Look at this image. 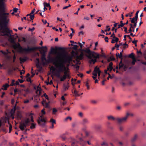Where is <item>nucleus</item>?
<instances>
[{
    "instance_id": "nucleus-3",
    "label": "nucleus",
    "mask_w": 146,
    "mask_h": 146,
    "mask_svg": "<svg viewBox=\"0 0 146 146\" xmlns=\"http://www.w3.org/2000/svg\"><path fill=\"white\" fill-rule=\"evenodd\" d=\"M16 46L18 48L19 52H29L31 51H34L37 49H41L42 51V53L41 57L42 61L44 65L46 64V63L43 61L44 60L46 62L47 60H46L45 57V53L46 52L47 50V48L46 46H42V47H36L30 48L28 46L27 48H23L21 46L19 43H18V45L16 44Z\"/></svg>"
},
{
    "instance_id": "nucleus-6",
    "label": "nucleus",
    "mask_w": 146,
    "mask_h": 146,
    "mask_svg": "<svg viewBox=\"0 0 146 146\" xmlns=\"http://www.w3.org/2000/svg\"><path fill=\"white\" fill-rule=\"evenodd\" d=\"M129 116H132L133 114L131 113L127 112L125 116L122 118H117L116 120L119 124H121L122 123H124L127 121L129 117Z\"/></svg>"
},
{
    "instance_id": "nucleus-49",
    "label": "nucleus",
    "mask_w": 146,
    "mask_h": 146,
    "mask_svg": "<svg viewBox=\"0 0 146 146\" xmlns=\"http://www.w3.org/2000/svg\"><path fill=\"white\" fill-rule=\"evenodd\" d=\"M78 115L80 117H82L83 115V113L82 112H79L78 113Z\"/></svg>"
},
{
    "instance_id": "nucleus-13",
    "label": "nucleus",
    "mask_w": 146,
    "mask_h": 146,
    "mask_svg": "<svg viewBox=\"0 0 146 146\" xmlns=\"http://www.w3.org/2000/svg\"><path fill=\"white\" fill-rule=\"evenodd\" d=\"M79 50L82 52H84L88 54H90L91 51L89 49V48H86V49H82V48H80L79 49Z\"/></svg>"
},
{
    "instance_id": "nucleus-26",
    "label": "nucleus",
    "mask_w": 146,
    "mask_h": 146,
    "mask_svg": "<svg viewBox=\"0 0 146 146\" xmlns=\"http://www.w3.org/2000/svg\"><path fill=\"white\" fill-rule=\"evenodd\" d=\"M137 135L135 134L131 139V141L132 142H134L137 139Z\"/></svg>"
},
{
    "instance_id": "nucleus-54",
    "label": "nucleus",
    "mask_w": 146,
    "mask_h": 146,
    "mask_svg": "<svg viewBox=\"0 0 146 146\" xmlns=\"http://www.w3.org/2000/svg\"><path fill=\"white\" fill-rule=\"evenodd\" d=\"M91 102L92 103L94 104H96L97 102L96 101L94 100H92L91 101Z\"/></svg>"
},
{
    "instance_id": "nucleus-8",
    "label": "nucleus",
    "mask_w": 146,
    "mask_h": 146,
    "mask_svg": "<svg viewBox=\"0 0 146 146\" xmlns=\"http://www.w3.org/2000/svg\"><path fill=\"white\" fill-rule=\"evenodd\" d=\"M60 58L59 57H57L56 58H54L52 57H51L50 56H48V59L46 60V63H49L50 62H52L54 65H56L57 64V62L58 61L57 60V59L59 60L60 59Z\"/></svg>"
},
{
    "instance_id": "nucleus-5",
    "label": "nucleus",
    "mask_w": 146,
    "mask_h": 146,
    "mask_svg": "<svg viewBox=\"0 0 146 146\" xmlns=\"http://www.w3.org/2000/svg\"><path fill=\"white\" fill-rule=\"evenodd\" d=\"M64 74L62 77V76H60V73L59 72L56 73L55 75L58 78H60V81L61 82L64 81L67 78L68 79L70 78V75L67 73V71H64Z\"/></svg>"
},
{
    "instance_id": "nucleus-64",
    "label": "nucleus",
    "mask_w": 146,
    "mask_h": 146,
    "mask_svg": "<svg viewBox=\"0 0 146 146\" xmlns=\"http://www.w3.org/2000/svg\"><path fill=\"white\" fill-rule=\"evenodd\" d=\"M81 107L82 109L84 110H86V108L84 106H81Z\"/></svg>"
},
{
    "instance_id": "nucleus-33",
    "label": "nucleus",
    "mask_w": 146,
    "mask_h": 146,
    "mask_svg": "<svg viewBox=\"0 0 146 146\" xmlns=\"http://www.w3.org/2000/svg\"><path fill=\"white\" fill-rule=\"evenodd\" d=\"M57 110L55 108H54L52 109V114H53L55 115L56 112H57Z\"/></svg>"
},
{
    "instance_id": "nucleus-14",
    "label": "nucleus",
    "mask_w": 146,
    "mask_h": 146,
    "mask_svg": "<svg viewBox=\"0 0 146 146\" xmlns=\"http://www.w3.org/2000/svg\"><path fill=\"white\" fill-rule=\"evenodd\" d=\"M84 55V54L82 52H81L80 54L79 55H77L76 56V58L79 60H82L83 59V57Z\"/></svg>"
},
{
    "instance_id": "nucleus-20",
    "label": "nucleus",
    "mask_w": 146,
    "mask_h": 146,
    "mask_svg": "<svg viewBox=\"0 0 146 146\" xmlns=\"http://www.w3.org/2000/svg\"><path fill=\"white\" fill-rule=\"evenodd\" d=\"M113 38H115V39H112L111 41L112 43H114L115 42H117L119 40V38L117 37H116L115 36L113 37Z\"/></svg>"
},
{
    "instance_id": "nucleus-18",
    "label": "nucleus",
    "mask_w": 146,
    "mask_h": 146,
    "mask_svg": "<svg viewBox=\"0 0 146 146\" xmlns=\"http://www.w3.org/2000/svg\"><path fill=\"white\" fill-rule=\"evenodd\" d=\"M112 66L113 63L111 62L110 63L108 66L107 67V70H109L111 72L113 68Z\"/></svg>"
},
{
    "instance_id": "nucleus-1",
    "label": "nucleus",
    "mask_w": 146,
    "mask_h": 146,
    "mask_svg": "<svg viewBox=\"0 0 146 146\" xmlns=\"http://www.w3.org/2000/svg\"><path fill=\"white\" fill-rule=\"evenodd\" d=\"M5 0H0V26L4 35L11 37L10 33L12 32L7 27V25L9 21V13L4 12Z\"/></svg>"
},
{
    "instance_id": "nucleus-57",
    "label": "nucleus",
    "mask_w": 146,
    "mask_h": 146,
    "mask_svg": "<svg viewBox=\"0 0 146 146\" xmlns=\"http://www.w3.org/2000/svg\"><path fill=\"white\" fill-rule=\"evenodd\" d=\"M109 58L111 60H115V58L113 56L110 57Z\"/></svg>"
},
{
    "instance_id": "nucleus-45",
    "label": "nucleus",
    "mask_w": 146,
    "mask_h": 146,
    "mask_svg": "<svg viewBox=\"0 0 146 146\" xmlns=\"http://www.w3.org/2000/svg\"><path fill=\"white\" fill-rule=\"evenodd\" d=\"M43 96L45 97V98L48 100H49V98L48 97V96L45 93H44Z\"/></svg>"
},
{
    "instance_id": "nucleus-59",
    "label": "nucleus",
    "mask_w": 146,
    "mask_h": 146,
    "mask_svg": "<svg viewBox=\"0 0 146 146\" xmlns=\"http://www.w3.org/2000/svg\"><path fill=\"white\" fill-rule=\"evenodd\" d=\"M22 41H23L24 42H26L27 41V40L25 38L23 37Z\"/></svg>"
},
{
    "instance_id": "nucleus-27",
    "label": "nucleus",
    "mask_w": 146,
    "mask_h": 146,
    "mask_svg": "<svg viewBox=\"0 0 146 146\" xmlns=\"http://www.w3.org/2000/svg\"><path fill=\"white\" fill-rule=\"evenodd\" d=\"M128 57L130 58H131L132 59L135 58L134 56V54L133 53H131V54H129Z\"/></svg>"
},
{
    "instance_id": "nucleus-40",
    "label": "nucleus",
    "mask_w": 146,
    "mask_h": 146,
    "mask_svg": "<svg viewBox=\"0 0 146 146\" xmlns=\"http://www.w3.org/2000/svg\"><path fill=\"white\" fill-rule=\"evenodd\" d=\"M15 81L14 80H12V82L11 84H10V86H13L15 85Z\"/></svg>"
},
{
    "instance_id": "nucleus-23",
    "label": "nucleus",
    "mask_w": 146,
    "mask_h": 146,
    "mask_svg": "<svg viewBox=\"0 0 146 146\" xmlns=\"http://www.w3.org/2000/svg\"><path fill=\"white\" fill-rule=\"evenodd\" d=\"M9 85L7 84H5V85H3V88H2L1 89H0V91H1V89H2L4 90H7L8 87H9Z\"/></svg>"
},
{
    "instance_id": "nucleus-15",
    "label": "nucleus",
    "mask_w": 146,
    "mask_h": 146,
    "mask_svg": "<svg viewBox=\"0 0 146 146\" xmlns=\"http://www.w3.org/2000/svg\"><path fill=\"white\" fill-rule=\"evenodd\" d=\"M79 144L82 146H84L86 144V141L83 140L82 138H79Z\"/></svg>"
},
{
    "instance_id": "nucleus-36",
    "label": "nucleus",
    "mask_w": 146,
    "mask_h": 146,
    "mask_svg": "<svg viewBox=\"0 0 146 146\" xmlns=\"http://www.w3.org/2000/svg\"><path fill=\"white\" fill-rule=\"evenodd\" d=\"M36 61H37V62H38V64H36V66L37 67H40V65H39V62H40V60H39V58H36Z\"/></svg>"
},
{
    "instance_id": "nucleus-32",
    "label": "nucleus",
    "mask_w": 146,
    "mask_h": 146,
    "mask_svg": "<svg viewBox=\"0 0 146 146\" xmlns=\"http://www.w3.org/2000/svg\"><path fill=\"white\" fill-rule=\"evenodd\" d=\"M130 19H131V23H135V21H137V20H136V18H135V17H133L132 18H130Z\"/></svg>"
},
{
    "instance_id": "nucleus-25",
    "label": "nucleus",
    "mask_w": 146,
    "mask_h": 146,
    "mask_svg": "<svg viewBox=\"0 0 146 146\" xmlns=\"http://www.w3.org/2000/svg\"><path fill=\"white\" fill-rule=\"evenodd\" d=\"M72 92L74 94L75 97L79 96L80 95V94H78V92L76 90H75L74 92Z\"/></svg>"
},
{
    "instance_id": "nucleus-61",
    "label": "nucleus",
    "mask_w": 146,
    "mask_h": 146,
    "mask_svg": "<svg viewBox=\"0 0 146 146\" xmlns=\"http://www.w3.org/2000/svg\"><path fill=\"white\" fill-rule=\"evenodd\" d=\"M104 145H106V146H108V144L107 143H105L104 142L102 143L101 144V145H102V146H103Z\"/></svg>"
},
{
    "instance_id": "nucleus-24",
    "label": "nucleus",
    "mask_w": 146,
    "mask_h": 146,
    "mask_svg": "<svg viewBox=\"0 0 146 146\" xmlns=\"http://www.w3.org/2000/svg\"><path fill=\"white\" fill-rule=\"evenodd\" d=\"M69 87L68 83L66 84H64L63 85V88L64 91H66V90H68Z\"/></svg>"
},
{
    "instance_id": "nucleus-21",
    "label": "nucleus",
    "mask_w": 146,
    "mask_h": 146,
    "mask_svg": "<svg viewBox=\"0 0 146 146\" xmlns=\"http://www.w3.org/2000/svg\"><path fill=\"white\" fill-rule=\"evenodd\" d=\"M107 118L109 120H111L112 121L116 120V118H115L112 115L108 116L107 117Z\"/></svg>"
},
{
    "instance_id": "nucleus-51",
    "label": "nucleus",
    "mask_w": 146,
    "mask_h": 146,
    "mask_svg": "<svg viewBox=\"0 0 146 146\" xmlns=\"http://www.w3.org/2000/svg\"><path fill=\"white\" fill-rule=\"evenodd\" d=\"M137 21H135V23H133L134 24V25H133V29H134L135 27H136V26L137 25Z\"/></svg>"
},
{
    "instance_id": "nucleus-43",
    "label": "nucleus",
    "mask_w": 146,
    "mask_h": 146,
    "mask_svg": "<svg viewBox=\"0 0 146 146\" xmlns=\"http://www.w3.org/2000/svg\"><path fill=\"white\" fill-rule=\"evenodd\" d=\"M34 17V15H30V18L32 20V22H33V19Z\"/></svg>"
},
{
    "instance_id": "nucleus-62",
    "label": "nucleus",
    "mask_w": 146,
    "mask_h": 146,
    "mask_svg": "<svg viewBox=\"0 0 146 146\" xmlns=\"http://www.w3.org/2000/svg\"><path fill=\"white\" fill-rule=\"evenodd\" d=\"M105 40L107 42H108V38L107 37H106L105 38Z\"/></svg>"
},
{
    "instance_id": "nucleus-56",
    "label": "nucleus",
    "mask_w": 146,
    "mask_h": 146,
    "mask_svg": "<svg viewBox=\"0 0 146 146\" xmlns=\"http://www.w3.org/2000/svg\"><path fill=\"white\" fill-rule=\"evenodd\" d=\"M35 29V28L34 27H33L32 29L31 28H29V31H34Z\"/></svg>"
},
{
    "instance_id": "nucleus-4",
    "label": "nucleus",
    "mask_w": 146,
    "mask_h": 146,
    "mask_svg": "<svg viewBox=\"0 0 146 146\" xmlns=\"http://www.w3.org/2000/svg\"><path fill=\"white\" fill-rule=\"evenodd\" d=\"M86 56L90 59L89 62L90 64H94L97 62V59L100 58L99 54L94 51H91L90 54H88Z\"/></svg>"
},
{
    "instance_id": "nucleus-44",
    "label": "nucleus",
    "mask_w": 146,
    "mask_h": 146,
    "mask_svg": "<svg viewBox=\"0 0 146 146\" xmlns=\"http://www.w3.org/2000/svg\"><path fill=\"white\" fill-rule=\"evenodd\" d=\"M133 60L131 62V64L132 65H134L135 64V62H136V60L135 58L132 59Z\"/></svg>"
},
{
    "instance_id": "nucleus-34",
    "label": "nucleus",
    "mask_w": 146,
    "mask_h": 146,
    "mask_svg": "<svg viewBox=\"0 0 146 146\" xmlns=\"http://www.w3.org/2000/svg\"><path fill=\"white\" fill-rule=\"evenodd\" d=\"M44 6L46 7H48L50 6V4L49 3H48L46 2H44L43 3Z\"/></svg>"
},
{
    "instance_id": "nucleus-2",
    "label": "nucleus",
    "mask_w": 146,
    "mask_h": 146,
    "mask_svg": "<svg viewBox=\"0 0 146 146\" xmlns=\"http://www.w3.org/2000/svg\"><path fill=\"white\" fill-rule=\"evenodd\" d=\"M58 50L62 51L63 52L61 53H59V54L60 56H62L64 58L63 60H59V62L58 63L57 62V64L55 65L56 67L58 68V70L57 72H62L64 71H66V67L65 66L64 64L66 63H70L72 60V56H68L65 54L64 52V50L63 48L59 47Z\"/></svg>"
},
{
    "instance_id": "nucleus-52",
    "label": "nucleus",
    "mask_w": 146,
    "mask_h": 146,
    "mask_svg": "<svg viewBox=\"0 0 146 146\" xmlns=\"http://www.w3.org/2000/svg\"><path fill=\"white\" fill-rule=\"evenodd\" d=\"M38 89H37L36 90V92H37L38 91H39V94H41V88L40 87H38Z\"/></svg>"
},
{
    "instance_id": "nucleus-42",
    "label": "nucleus",
    "mask_w": 146,
    "mask_h": 146,
    "mask_svg": "<svg viewBox=\"0 0 146 146\" xmlns=\"http://www.w3.org/2000/svg\"><path fill=\"white\" fill-rule=\"evenodd\" d=\"M86 83V85L87 87V88L88 90L89 89H90V86L88 84V81L86 82H85Z\"/></svg>"
},
{
    "instance_id": "nucleus-17",
    "label": "nucleus",
    "mask_w": 146,
    "mask_h": 146,
    "mask_svg": "<svg viewBox=\"0 0 146 146\" xmlns=\"http://www.w3.org/2000/svg\"><path fill=\"white\" fill-rule=\"evenodd\" d=\"M120 24L118 25L117 29H119L121 27H123L125 25L127 24L128 23V21L127 20L126 22V23H123V21H120Z\"/></svg>"
},
{
    "instance_id": "nucleus-55",
    "label": "nucleus",
    "mask_w": 146,
    "mask_h": 146,
    "mask_svg": "<svg viewBox=\"0 0 146 146\" xmlns=\"http://www.w3.org/2000/svg\"><path fill=\"white\" fill-rule=\"evenodd\" d=\"M99 55H100V56L104 57V58L106 57L104 53H102V54H99Z\"/></svg>"
},
{
    "instance_id": "nucleus-38",
    "label": "nucleus",
    "mask_w": 146,
    "mask_h": 146,
    "mask_svg": "<svg viewBox=\"0 0 146 146\" xmlns=\"http://www.w3.org/2000/svg\"><path fill=\"white\" fill-rule=\"evenodd\" d=\"M139 11H138L136 13L135 17V18H136V20L138 19V13H139Z\"/></svg>"
},
{
    "instance_id": "nucleus-16",
    "label": "nucleus",
    "mask_w": 146,
    "mask_h": 146,
    "mask_svg": "<svg viewBox=\"0 0 146 146\" xmlns=\"http://www.w3.org/2000/svg\"><path fill=\"white\" fill-rule=\"evenodd\" d=\"M41 103L43 106H45L46 108H48L49 107V104L46 102V100L43 99L42 101L41 102Z\"/></svg>"
},
{
    "instance_id": "nucleus-9",
    "label": "nucleus",
    "mask_w": 146,
    "mask_h": 146,
    "mask_svg": "<svg viewBox=\"0 0 146 146\" xmlns=\"http://www.w3.org/2000/svg\"><path fill=\"white\" fill-rule=\"evenodd\" d=\"M101 72V71L100 70L99 68L97 66L94 68V70L92 73V74L94 76H97V74H98V76L100 77Z\"/></svg>"
},
{
    "instance_id": "nucleus-47",
    "label": "nucleus",
    "mask_w": 146,
    "mask_h": 146,
    "mask_svg": "<svg viewBox=\"0 0 146 146\" xmlns=\"http://www.w3.org/2000/svg\"><path fill=\"white\" fill-rule=\"evenodd\" d=\"M109 26H107L106 27V30H105V31L106 32L107 31H109L110 30V28L109 27Z\"/></svg>"
},
{
    "instance_id": "nucleus-53",
    "label": "nucleus",
    "mask_w": 146,
    "mask_h": 146,
    "mask_svg": "<svg viewBox=\"0 0 146 146\" xmlns=\"http://www.w3.org/2000/svg\"><path fill=\"white\" fill-rule=\"evenodd\" d=\"M51 53H53L56 51V50L54 48H51Z\"/></svg>"
},
{
    "instance_id": "nucleus-41",
    "label": "nucleus",
    "mask_w": 146,
    "mask_h": 146,
    "mask_svg": "<svg viewBox=\"0 0 146 146\" xmlns=\"http://www.w3.org/2000/svg\"><path fill=\"white\" fill-rule=\"evenodd\" d=\"M61 137L62 140L64 141L66 139V137L64 136V135H62L61 136Z\"/></svg>"
},
{
    "instance_id": "nucleus-50",
    "label": "nucleus",
    "mask_w": 146,
    "mask_h": 146,
    "mask_svg": "<svg viewBox=\"0 0 146 146\" xmlns=\"http://www.w3.org/2000/svg\"><path fill=\"white\" fill-rule=\"evenodd\" d=\"M50 70H52L53 71H54L55 70V68L53 66H52L50 68Z\"/></svg>"
},
{
    "instance_id": "nucleus-37",
    "label": "nucleus",
    "mask_w": 146,
    "mask_h": 146,
    "mask_svg": "<svg viewBox=\"0 0 146 146\" xmlns=\"http://www.w3.org/2000/svg\"><path fill=\"white\" fill-rule=\"evenodd\" d=\"M16 104L15 106H14L13 108L11 110V112L13 113H14L15 112V111L16 110Z\"/></svg>"
},
{
    "instance_id": "nucleus-35",
    "label": "nucleus",
    "mask_w": 146,
    "mask_h": 146,
    "mask_svg": "<svg viewBox=\"0 0 146 146\" xmlns=\"http://www.w3.org/2000/svg\"><path fill=\"white\" fill-rule=\"evenodd\" d=\"M8 124L9 125V133H10L12 130V126L9 123V122H8Z\"/></svg>"
},
{
    "instance_id": "nucleus-30",
    "label": "nucleus",
    "mask_w": 146,
    "mask_h": 146,
    "mask_svg": "<svg viewBox=\"0 0 146 146\" xmlns=\"http://www.w3.org/2000/svg\"><path fill=\"white\" fill-rule=\"evenodd\" d=\"M71 45L74 46L72 47V48L75 50H76L77 48L79 47L78 46H77L76 44L73 45L72 44H71Z\"/></svg>"
},
{
    "instance_id": "nucleus-46",
    "label": "nucleus",
    "mask_w": 146,
    "mask_h": 146,
    "mask_svg": "<svg viewBox=\"0 0 146 146\" xmlns=\"http://www.w3.org/2000/svg\"><path fill=\"white\" fill-rule=\"evenodd\" d=\"M72 118L70 117H66L65 119V121H67L68 119H69L70 121L71 120H72Z\"/></svg>"
},
{
    "instance_id": "nucleus-11",
    "label": "nucleus",
    "mask_w": 146,
    "mask_h": 146,
    "mask_svg": "<svg viewBox=\"0 0 146 146\" xmlns=\"http://www.w3.org/2000/svg\"><path fill=\"white\" fill-rule=\"evenodd\" d=\"M71 143L72 146H78L79 144V141L76 139L71 138Z\"/></svg>"
},
{
    "instance_id": "nucleus-60",
    "label": "nucleus",
    "mask_w": 146,
    "mask_h": 146,
    "mask_svg": "<svg viewBox=\"0 0 146 146\" xmlns=\"http://www.w3.org/2000/svg\"><path fill=\"white\" fill-rule=\"evenodd\" d=\"M123 28L124 29V31L126 33H127V28L126 27H124Z\"/></svg>"
},
{
    "instance_id": "nucleus-39",
    "label": "nucleus",
    "mask_w": 146,
    "mask_h": 146,
    "mask_svg": "<svg viewBox=\"0 0 146 146\" xmlns=\"http://www.w3.org/2000/svg\"><path fill=\"white\" fill-rule=\"evenodd\" d=\"M27 81L28 82H30L31 83L32 81H31V77H28L27 78Z\"/></svg>"
},
{
    "instance_id": "nucleus-7",
    "label": "nucleus",
    "mask_w": 146,
    "mask_h": 146,
    "mask_svg": "<svg viewBox=\"0 0 146 146\" xmlns=\"http://www.w3.org/2000/svg\"><path fill=\"white\" fill-rule=\"evenodd\" d=\"M30 121L29 118L26 119L24 122H21L20 123L19 128L21 131H23L25 129V127L26 128L27 126L29 125Z\"/></svg>"
},
{
    "instance_id": "nucleus-31",
    "label": "nucleus",
    "mask_w": 146,
    "mask_h": 146,
    "mask_svg": "<svg viewBox=\"0 0 146 146\" xmlns=\"http://www.w3.org/2000/svg\"><path fill=\"white\" fill-rule=\"evenodd\" d=\"M50 122L52 123V124H56V120L52 118L50 119Z\"/></svg>"
},
{
    "instance_id": "nucleus-63",
    "label": "nucleus",
    "mask_w": 146,
    "mask_h": 146,
    "mask_svg": "<svg viewBox=\"0 0 146 146\" xmlns=\"http://www.w3.org/2000/svg\"><path fill=\"white\" fill-rule=\"evenodd\" d=\"M41 112L42 113V114L43 115H44L45 114V112L44 111V109H42V110H41Z\"/></svg>"
},
{
    "instance_id": "nucleus-10",
    "label": "nucleus",
    "mask_w": 146,
    "mask_h": 146,
    "mask_svg": "<svg viewBox=\"0 0 146 146\" xmlns=\"http://www.w3.org/2000/svg\"><path fill=\"white\" fill-rule=\"evenodd\" d=\"M37 121L38 123L40 126L43 127L45 125L46 120L44 118H38Z\"/></svg>"
},
{
    "instance_id": "nucleus-19",
    "label": "nucleus",
    "mask_w": 146,
    "mask_h": 146,
    "mask_svg": "<svg viewBox=\"0 0 146 146\" xmlns=\"http://www.w3.org/2000/svg\"><path fill=\"white\" fill-rule=\"evenodd\" d=\"M1 52L5 55H7L11 53V52L9 51L8 49H7L6 51L1 50Z\"/></svg>"
},
{
    "instance_id": "nucleus-12",
    "label": "nucleus",
    "mask_w": 146,
    "mask_h": 146,
    "mask_svg": "<svg viewBox=\"0 0 146 146\" xmlns=\"http://www.w3.org/2000/svg\"><path fill=\"white\" fill-rule=\"evenodd\" d=\"M81 123L83 125L85 126L88 124L90 123V121L88 119L84 118L82 120Z\"/></svg>"
},
{
    "instance_id": "nucleus-29",
    "label": "nucleus",
    "mask_w": 146,
    "mask_h": 146,
    "mask_svg": "<svg viewBox=\"0 0 146 146\" xmlns=\"http://www.w3.org/2000/svg\"><path fill=\"white\" fill-rule=\"evenodd\" d=\"M19 60L21 61V62L23 63L26 60V58H22L21 57H20L19 58Z\"/></svg>"
},
{
    "instance_id": "nucleus-58",
    "label": "nucleus",
    "mask_w": 146,
    "mask_h": 146,
    "mask_svg": "<svg viewBox=\"0 0 146 146\" xmlns=\"http://www.w3.org/2000/svg\"><path fill=\"white\" fill-rule=\"evenodd\" d=\"M18 9L16 8H15L13 9V11L14 12H16L18 11Z\"/></svg>"
},
{
    "instance_id": "nucleus-48",
    "label": "nucleus",
    "mask_w": 146,
    "mask_h": 146,
    "mask_svg": "<svg viewBox=\"0 0 146 146\" xmlns=\"http://www.w3.org/2000/svg\"><path fill=\"white\" fill-rule=\"evenodd\" d=\"M116 109L117 110L120 111L121 110V107L120 106H118L116 107Z\"/></svg>"
},
{
    "instance_id": "nucleus-22",
    "label": "nucleus",
    "mask_w": 146,
    "mask_h": 146,
    "mask_svg": "<svg viewBox=\"0 0 146 146\" xmlns=\"http://www.w3.org/2000/svg\"><path fill=\"white\" fill-rule=\"evenodd\" d=\"M123 52V50H122L121 52L120 53V54L119 53H118V54H116V56L117 57V58L118 57L119 58H121V59H122V53Z\"/></svg>"
},
{
    "instance_id": "nucleus-28",
    "label": "nucleus",
    "mask_w": 146,
    "mask_h": 146,
    "mask_svg": "<svg viewBox=\"0 0 146 146\" xmlns=\"http://www.w3.org/2000/svg\"><path fill=\"white\" fill-rule=\"evenodd\" d=\"M36 124L34 123H31V125L30 127V128L31 129H33L35 128Z\"/></svg>"
}]
</instances>
